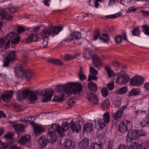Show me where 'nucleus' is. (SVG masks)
Here are the masks:
<instances>
[{
	"label": "nucleus",
	"mask_w": 149,
	"mask_h": 149,
	"mask_svg": "<svg viewBox=\"0 0 149 149\" xmlns=\"http://www.w3.org/2000/svg\"><path fill=\"white\" fill-rule=\"evenodd\" d=\"M58 92H61V96L55 95L52 101L61 102L63 101L65 96H70L72 93L79 94L82 90V86L78 83L68 82L65 84H59L56 86Z\"/></svg>",
	"instance_id": "f257e3e1"
},
{
	"label": "nucleus",
	"mask_w": 149,
	"mask_h": 149,
	"mask_svg": "<svg viewBox=\"0 0 149 149\" xmlns=\"http://www.w3.org/2000/svg\"><path fill=\"white\" fill-rule=\"evenodd\" d=\"M69 128V124L67 122L63 123L61 127L58 124H54L48 129L47 138L48 139H49L51 141L54 143L56 140L54 132H57L58 134H61L63 132L67 131Z\"/></svg>",
	"instance_id": "f03ea898"
},
{
	"label": "nucleus",
	"mask_w": 149,
	"mask_h": 149,
	"mask_svg": "<svg viewBox=\"0 0 149 149\" xmlns=\"http://www.w3.org/2000/svg\"><path fill=\"white\" fill-rule=\"evenodd\" d=\"M17 56L16 52L14 51H10L8 54L7 56L4 58L3 66L7 67L10 62L15 59Z\"/></svg>",
	"instance_id": "7ed1b4c3"
},
{
	"label": "nucleus",
	"mask_w": 149,
	"mask_h": 149,
	"mask_svg": "<svg viewBox=\"0 0 149 149\" xmlns=\"http://www.w3.org/2000/svg\"><path fill=\"white\" fill-rule=\"evenodd\" d=\"M144 81V79L143 77L139 75L135 76L131 79L130 84L132 86L139 87L142 84Z\"/></svg>",
	"instance_id": "20e7f679"
},
{
	"label": "nucleus",
	"mask_w": 149,
	"mask_h": 149,
	"mask_svg": "<svg viewBox=\"0 0 149 149\" xmlns=\"http://www.w3.org/2000/svg\"><path fill=\"white\" fill-rule=\"evenodd\" d=\"M43 92H45V93L42 94L43 99L42 100V102H45L50 101L54 94L53 90L45 89L41 91L40 94H42Z\"/></svg>",
	"instance_id": "39448f33"
},
{
	"label": "nucleus",
	"mask_w": 149,
	"mask_h": 149,
	"mask_svg": "<svg viewBox=\"0 0 149 149\" xmlns=\"http://www.w3.org/2000/svg\"><path fill=\"white\" fill-rule=\"evenodd\" d=\"M132 125V123L126 120H124L118 124L119 130L121 133H125L128 130L127 127Z\"/></svg>",
	"instance_id": "423d86ee"
},
{
	"label": "nucleus",
	"mask_w": 149,
	"mask_h": 149,
	"mask_svg": "<svg viewBox=\"0 0 149 149\" xmlns=\"http://www.w3.org/2000/svg\"><path fill=\"white\" fill-rule=\"evenodd\" d=\"M81 36L80 33L78 31H74L70 34V35L65 39L63 41L66 42H70L74 40L81 39Z\"/></svg>",
	"instance_id": "0eeeda50"
},
{
	"label": "nucleus",
	"mask_w": 149,
	"mask_h": 149,
	"mask_svg": "<svg viewBox=\"0 0 149 149\" xmlns=\"http://www.w3.org/2000/svg\"><path fill=\"white\" fill-rule=\"evenodd\" d=\"M138 136V130H129L127 136L126 140L128 142H131L136 139Z\"/></svg>",
	"instance_id": "6e6552de"
},
{
	"label": "nucleus",
	"mask_w": 149,
	"mask_h": 149,
	"mask_svg": "<svg viewBox=\"0 0 149 149\" xmlns=\"http://www.w3.org/2000/svg\"><path fill=\"white\" fill-rule=\"evenodd\" d=\"M130 77L127 75L122 74L118 76L116 79V82L121 85L126 84L129 81Z\"/></svg>",
	"instance_id": "1a4fd4ad"
},
{
	"label": "nucleus",
	"mask_w": 149,
	"mask_h": 149,
	"mask_svg": "<svg viewBox=\"0 0 149 149\" xmlns=\"http://www.w3.org/2000/svg\"><path fill=\"white\" fill-rule=\"evenodd\" d=\"M87 98L89 102L92 104H97L99 103L98 96L95 94L88 92L87 93Z\"/></svg>",
	"instance_id": "9d476101"
},
{
	"label": "nucleus",
	"mask_w": 149,
	"mask_h": 149,
	"mask_svg": "<svg viewBox=\"0 0 149 149\" xmlns=\"http://www.w3.org/2000/svg\"><path fill=\"white\" fill-rule=\"evenodd\" d=\"M9 37L13 39L11 42V43L13 45L17 44L20 41V38L16 33L12 32L10 33L8 35L6 36V39H7Z\"/></svg>",
	"instance_id": "9b49d317"
},
{
	"label": "nucleus",
	"mask_w": 149,
	"mask_h": 149,
	"mask_svg": "<svg viewBox=\"0 0 149 149\" xmlns=\"http://www.w3.org/2000/svg\"><path fill=\"white\" fill-rule=\"evenodd\" d=\"M63 145L66 149H74L76 146L75 143L71 140L66 139L63 143Z\"/></svg>",
	"instance_id": "f8f14e48"
},
{
	"label": "nucleus",
	"mask_w": 149,
	"mask_h": 149,
	"mask_svg": "<svg viewBox=\"0 0 149 149\" xmlns=\"http://www.w3.org/2000/svg\"><path fill=\"white\" fill-rule=\"evenodd\" d=\"M13 95V91L12 90L2 94L0 96V102L1 99L5 102H8Z\"/></svg>",
	"instance_id": "ddd939ff"
},
{
	"label": "nucleus",
	"mask_w": 149,
	"mask_h": 149,
	"mask_svg": "<svg viewBox=\"0 0 149 149\" xmlns=\"http://www.w3.org/2000/svg\"><path fill=\"white\" fill-rule=\"evenodd\" d=\"M45 139L44 137H41L38 140V144L40 146V148H44L46 147L48 142H49L48 140H50L51 142H53L51 141L50 139Z\"/></svg>",
	"instance_id": "4468645a"
},
{
	"label": "nucleus",
	"mask_w": 149,
	"mask_h": 149,
	"mask_svg": "<svg viewBox=\"0 0 149 149\" xmlns=\"http://www.w3.org/2000/svg\"><path fill=\"white\" fill-rule=\"evenodd\" d=\"M34 122H31V125L34 128V133L36 136H39L42 132L44 131L42 127L38 125H35Z\"/></svg>",
	"instance_id": "2eb2a0df"
},
{
	"label": "nucleus",
	"mask_w": 149,
	"mask_h": 149,
	"mask_svg": "<svg viewBox=\"0 0 149 149\" xmlns=\"http://www.w3.org/2000/svg\"><path fill=\"white\" fill-rule=\"evenodd\" d=\"M30 137L29 135H26L22 136L19 140V143L22 144L26 145V146L29 147L31 146V144L29 143L28 145L26 144L29 142Z\"/></svg>",
	"instance_id": "dca6fc26"
},
{
	"label": "nucleus",
	"mask_w": 149,
	"mask_h": 149,
	"mask_svg": "<svg viewBox=\"0 0 149 149\" xmlns=\"http://www.w3.org/2000/svg\"><path fill=\"white\" fill-rule=\"evenodd\" d=\"M93 62L94 66L96 68L100 67L102 66L101 61L98 57L96 54L93 55L92 57Z\"/></svg>",
	"instance_id": "f3484780"
},
{
	"label": "nucleus",
	"mask_w": 149,
	"mask_h": 149,
	"mask_svg": "<svg viewBox=\"0 0 149 149\" xmlns=\"http://www.w3.org/2000/svg\"><path fill=\"white\" fill-rule=\"evenodd\" d=\"M34 38H35V39L34 41L35 42L41 40L40 37L38 36V34H32L29 35L28 37L26 39V42L27 43H29L33 41V40Z\"/></svg>",
	"instance_id": "a211bd4d"
},
{
	"label": "nucleus",
	"mask_w": 149,
	"mask_h": 149,
	"mask_svg": "<svg viewBox=\"0 0 149 149\" xmlns=\"http://www.w3.org/2000/svg\"><path fill=\"white\" fill-rule=\"evenodd\" d=\"M89 143V139L85 138L80 141L79 143V146L80 148L83 149H87Z\"/></svg>",
	"instance_id": "6ab92c4d"
},
{
	"label": "nucleus",
	"mask_w": 149,
	"mask_h": 149,
	"mask_svg": "<svg viewBox=\"0 0 149 149\" xmlns=\"http://www.w3.org/2000/svg\"><path fill=\"white\" fill-rule=\"evenodd\" d=\"M22 77L27 81L34 77L33 73L30 71H24L22 73Z\"/></svg>",
	"instance_id": "aec40b11"
},
{
	"label": "nucleus",
	"mask_w": 149,
	"mask_h": 149,
	"mask_svg": "<svg viewBox=\"0 0 149 149\" xmlns=\"http://www.w3.org/2000/svg\"><path fill=\"white\" fill-rule=\"evenodd\" d=\"M71 129L73 132H78L79 130L81 129V126L79 123L76 124L72 121L70 123Z\"/></svg>",
	"instance_id": "412c9836"
},
{
	"label": "nucleus",
	"mask_w": 149,
	"mask_h": 149,
	"mask_svg": "<svg viewBox=\"0 0 149 149\" xmlns=\"http://www.w3.org/2000/svg\"><path fill=\"white\" fill-rule=\"evenodd\" d=\"M39 93L38 91H30L29 97V100L32 102L36 101L38 99L37 95Z\"/></svg>",
	"instance_id": "4be33fe9"
},
{
	"label": "nucleus",
	"mask_w": 149,
	"mask_h": 149,
	"mask_svg": "<svg viewBox=\"0 0 149 149\" xmlns=\"http://www.w3.org/2000/svg\"><path fill=\"white\" fill-rule=\"evenodd\" d=\"M93 125L91 123H86L83 127V132L90 133L91 132L93 129Z\"/></svg>",
	"instance_id": "5701e85b"
},
{
	"label": "nucleus",
	"mask_w": 149,
	"mask_h": 149,
	"mask_svg": "<svg viewBox=\"0 0 149 149\" xmlns=\"http://www.w3.org/2000/svg\"><path fill=\"white\" fill-rule=\"evenodd\" d=\"M52 27L51 34L52 36L54 37L58 34L63 29L62 26H51Z\"/></svg>",
	"instance_id": "b1692460"
},
{
	"label": "nucleus",
	"mask_w": 149,
	"mask_h": 149,
	"mask_svg": "<svg viewBox=\"0 0 149 149\" xmlns=\"http://www.w3.org/2000/svg\"><path fill=\"white\" fill-rule=\"evenodd\" d=\"M89 149H103V145L100 142L98 143L94 142L91 144Z\"/></svg>",
	"instance_id": "393cba45"
},
{
	"label": "nucleus",
	"mask_w": 149,
	"mask_h": 149,
	"mask_svg": "<svg viewBox=\"0 0 149 149\" xmlns=\"http://www.w3.org/2000/svg\"><path fill=\"white\" fill-rule=\"evenodd\" d=\"M140 123V125L142 127L149 126V115L145 117Z\"/></svg>",
	"instance_id": "a878e982"
},
{
	"label": "nucleus",
	"mask_w": 149,
	"mask_h": 149,
	"mask_svg": "<svg viewBox=\"0 0 149 149\" xmlns=\"http://www.w3.org/2000/svg\"><path fill=\"white\" fill-rule=\"evenodd\" d=\"M140 92V90L138 88H133L128 93L127 95L128 97L132 96H136Z\"/></svg>",
	"instance_id": "bb28decb"
},
{
	"label": "nucleus",
	"mask_w": 149,
	"mask_h": 149,
	"mask_svg": "<svg viewBox=\"0 0 149 149\" xmlns=\"http://www.w3.org/2000/svg\"><path fill=\"white\" fill-rule=\"evenodd\" d=\"M88 87L89 89L94 92H95L97 90V87L95 84L94 82H90L88 84Z\"/></svg>",
	"instance_id": "cd10ccee"
},
{
	"label": "nucleus",
	"mask_w": 149,
	"mask_h": 149,
	"mask_svg": "<svg viewBox=\"0 0 149 149\" xmlns=\"http://www.w3.org/2000/svg\"><path fill=\"white\" fill-rule=\"evenodd\" d=\"M99 126L101 129H103L106 123L109 122H107L104 118H100L97 120Z\"/></svg>",
	"instance_id": "c85d7f7f"
},
{
	"label": "nucleus",
	"mask_w": 149,
	"mask_h": 149,
	"mask_svg": "<svg viewBox=\"0 0 149 149\" xmlns=\"http://www.w3.org/2000/svg\"><path fill=\"white\" fill-rule=\"evenodd\" d=\"M13 126L15 131L17 132H22L24 128L23 125L22 124H15L13 125Z\"/></svg>",
	"instance_id": "c756f323"
},
{
	"label": "nucleus",
	"mask_w": 149,
	"mask_h": 149,
	"mask_svg": "<svg viewBox=\"0 0 149 149\" xmlns=\"http://www.w3.org/2000/svg\"><path fill=\"white\" fill-rule=\"evenodd\" d=\"M52 31V27L44 29L42 31L41 34V35L50 36Z\"/></svg>",
	"instance_id": "7c9ffc66"
},
{
	"label": "nucleus",
	"mask_w": 149,
	"mask_h": 149,
	"mask_svg": "<svg viewBox=\"0 0 149 149\" xmlns=\"http://www.w3.org/2000/svg\"><path fill=\"white\" fill-rule=\"evenodd\" d=\"M109 100L106 99L104 100L101 104V107L103 110L107 109L109 107Z\"/></svg>",
	"instance_id": "2f4dec72"
},
{
	"label": "nucleus",
	"mask_w": 149,
	"mask_h": 149,
	"mask_svg": "<svg viewBox=\"0 0 149 149\" xmlns=\"http://www.w3.org/2000/svg\"><path fill=\"white\" fill-rule=\"evenodd\" d=\"M128 149H141V146L137 143L132 142Z\"/></svg>",
	"instance_id": "473e14b6"
},
{
	"label": "nucleus",
	"mask_w": 149,
	"mask_h": 149,
	"mask_svg": "<svg viewBox=\"0 0 149 149\" xmlns=\"http://www.w3.org/2000/svg\"><path fill=\"white\" fill-rule=\"evenodd\" d=\"M128 91V88L126 86L123 87L116 91L117 94L122 95Z\"/></svg>",
	"instance_id": "72a5a7b5"
},
{
	"label": "nucleus",
	"mask_w": 149,
	"mask_h": 149,
	"mask_svg": "<svg viewBox=\"0 0 149 149\" xmlns=\"http://www.w3.org/2000/svg\"><path fill=\"white\" fill-rule=\"evenodd\" d=\"M132 33L133 36H139L140 34L139 28L138 27L134 28L132 31Z\"/></svg>",
	"instance_id": "f704fd0d"
},
{
	"label": "nucleus",
	"mask_w": 149,
	"mask_h": 149,
	"mask_svg": "<svg viewBox=\"0 0 149 149\" xmlns=\"http://www.w3.org/2000/svg\"><path fill=\"white\" fill-rule=\"evenodd\" d=\"M104 38L102 37H100V39L103 42H107L110 40V37L109 35L107 34H102Z\"/></svg>",
	"instance_id": "c9c22d12"
},
{
	"label": "nucleus",
	"mask_w": 149,
	"mask_h": 149,
	"mask_svg": "<svg viewBox=\"0 0 149 149\" xmlns=\"http://www.w3.org/2000/svg\"><path fill=\"white\" fill-rule=\"evenodd\" d=\"M142 31L147 35L149 36V26L146 24L142 27Z\"/></svg>",
	"instance_id": "e433bc0d"
},
{
	"label": "nucleus",
	"mask_w": 149,
	"mask_h": 149,
	"mask_svg": "<svg viewBox=\"0 0 149 149\" xmlns=\"http://www.w3.org/2000/svg\"><path fill=\"white\" fill-rule=\"evenodd\" d=\"M122 114L120 112V110H118L114 114L113 118L114 119L117 120L122 117Z\"/></svg>",
	"instance_id": "4c0bfd02"
},
{
	"label": "nucleus",
	"mask_w": 149,
	"mask_h": 149,
	"mask_svg": "<svg viewBox=\"0 0 149 149\" xmlns=\"http://www.w3.org/2000/svg\"><path fill=\"white\" fill-rule=\"evenodd\" d=\"M31 91L29 90L25 89L23 91L22 93V96L23 98H26L29 95H30V92Z\"/></svg>",
	"instance_id": "58836bf2"
},
{
	"label": "nucleus",
	"mask_w": 149,
	"mask_h": 149,
	"mask_svg": "<svg viewBox=\"0 0 149 149\" xmlns=\"http://www.w3.org/2000/svg\"><path fill=\"white\" fill-rule=\"evenodd\" d=\"M100 35L99 31L98 29H96L95 30L93 36V39L95 40H96Z\"/></svg>",
	"instance_id": "ea45409f"
},
{
	"label": "nucleus",
	"mask_w": 149,
	"mask_h": 149,
	"mask_svg": "<svg viewBox=\"0 0 149 149\" xmlns=\"http://www.w3.org/2000/svg\"><path fill=\"white\" fill-rule=\"evenodd\" d=\"M90 73L91 75H96L98 74L97 71L94 68L91 66L90 68Z\"/></svg>",
	"instance_id": "a19ab883"
},
{
	"label": "nucleus",
	"mask_w": 149,
	"mask_h": 149,
	"mask_svg": "<svg viewBox=\"0 0 149 149\" xmlns=\"http://www.w3.org/2000/svg\"><path fill=\"white\" fill-rule=\"evenodd\" d=\"M120 16V13H117L114 15H106L105 16V17L107 18L111 19L118 17Z\"/></svg>",
	"instance_id": "79ce46f5"
},
{
	"label": "nucleus",
	"mask_w": 149,
	"mask_h": 149,
	"mask_svg": "<svg viewBox=\"0 0 149 149\" xmlns=\"http://www.w3.org/2000/svg\"><path fill=\"white\" fill-rule=\"evenodd\" d=\"M86 51V52L85 53L83 54V56L85 59L86 58L87 60H88L90 58L91 53L88 49H87Z\"/></svg>",
	"instance_id": "37998d69"
},
{
	"label": "nucleus",
	"mask_w": 149,
	"mask_h": 149,
	"mask_svg": "<svg viewBox=\"0 0 149 149\" xmlns=\"http://www.w3.org/2000/svg\"><path fill=\"white\" fill-rule=\"evenodd\" d=\"M79 76L80 80L83 81L84 80L86 79V77L85 75L83 74L82 70H81L80 71L79 73Z\"/></svg>",
	"instance_id": "c03bdc74"
},
{
	"label": "nucleus",
	"mask_w": 149,
	"mask_h": 149,
	"mask_svg": "<svg viewBox=\"0 0 149 149\" xmlns=\"http://www.w3.org/2000/svg\"><path fill=\"white\" fill-rule=\"evenodd\" d=\"M101 93L102 96L104 97H106L108 95L109 92L107 89L105 88L102 90Z\"/></svg>",
	"instance_id": "a18cd8bd"
},
{
	"label": "nucleus",
	"mask_w": 149,
	"mask_h": 149,
	"mask_svg": "<svg viewBox=\"0 0 149 149\" xmlns=\"http://www.w3.org/2000/svg\"><path fill=\"white\" fill-rule=\"evenodd\" d=\"M6 15V12L5 10L1 11L0 12V19H5Z\"/></svg>",
	"instance_id": "49530a36"
},
{
	"label": "nucleus",
	"mask_w": 149,
	"mask_h": 149,
	"mask_svg": "<svg viewBox=\"0 0 149 149\" xmlns=\"http://www.w3.org/2000/svg\"><path fill=\"white\" fill-rule=\"evenodd\" d=\"M75 58V57L73 56H71L69 54L66 55L63 59L64 60L68 61L70 60H72Z\"/></svg>",
	"instance_id": "de8ad7c7"
},
{
	"label": "nucleus",
	"mask_w": 149,
	"mask_h": 149,
	"mask_svg": "<svg viewBox=\"0 0 149 149\" xmlns=\"http://www.w3.org/2000/svg\"><path fill=\"white\" fill-rule=\"evenodd\" d=\"M8 146V144L6 143L2 142L0 140V149H6Z\"/></svg>",
	"instance_id": "09e8293b"
},
{
	"label": "nucleus",
	"mask_w": 149,
	"mask_h": 149,
	"mask_svg": "<svg viewBox=\"0 0 149 149\" xmlns=\"http://www.w3.org/2000/svg\"><path fill=\"white\" fill-rule=\"evenodd\" d=\"M122 40V36L120 35H117L115 38V41L117 44H120Z\"/></svg>",
	"instance_id": "8fccbe9b"
},
{
	"label": "nucleus",
	"mask_w": 149,
	"mask_h": 149,
	"mask_svg": "<svg viewBox=\"0 0 149 149\" xmlns=\"http://www.w3.org/2000/svg\"><path fill=\"white\" fill-rule=\"evenodd\" d=\"M16 96L18 100L21 101L23 98L22 93L21 91H18L16 92Z\"/></svg>",
	"instance_id": "3c124183"
},
{
	"label": "nucleus",
	"mask_w": 149,
	"mask_h": 149,
	"mask_svg": "<svg viewBox=\"0 0 149 149\" xmlns=\"http://www.w3.org/2000/svg\"><path fill=\"white\" fill-rule=\"evenodd\" d=\"M42 39L43 40L42 44L44 46V47H47V46L48 40V37L47 36H46L45 37H42Z\"/></svg>",
	"instance_id": "603ef678"
},
{
	"label": "nucleus",
	"mask_w": 149,
	"mask_h": 149,
	"mask_svg": "<svg viewBox=\"0 0 149 149\" xmlns=\"http://www.w3.org/2000/svg\"><path fill=\"white\" fill-rule=\"evenodd\" d=\"M107 74L110 77H113V75L114 72L113 71L111 70L108 67L106 68Z\"/></svg>",
	"instance_id": "864d4df0"
},
{
	"label": "nucleus",
	"mask_w": 149,
	"mask_h": 149,
	"mask_svg": "<svg viewBox=\"0 0 149 149\" xmlns=\"http://www.w3.org/2000/svg\"><path fill=\"white\" fill-rule=\"evenodd\" d=\"M67 104L70 106L69 108H70L75 105V103L74 101L73 100L70 99L67 102Z\"/></svg>",
	"instance_id": "5fc2aeb1"
},
{
	"label": "nucleus",
	"mask_w": 149,
	"mask_h": 149,
	"mask_svg": "<svg viewBox=\"0 0 149 149\" xmlns=\"http://www.w3.org/2000/svg\"><path fill=\"white\" fill-rule=\"evenodd\" d=\"M53 63L54 64L60 66H61L63 65V63L61 61L57 59H54V61H53Z\"/></svg>",
	"instance_id": "6e6d98bb"
},
{
	"label": "nucleus",
	"mask_w": 149,
	"mask_h": 149,
	"mask_svg": "<svg viewBox=\"0 0 149 149\" xmlns=\"http://www.w3.org/2000/svg\"><path fill=\"white\" fill-rule=\"evenodd\" d=\"M113 141L112 139H110L108 143V149H112L113 146Z\"/></svg>",
	"instance_id": "4d7b16f0"
},
{
	"label": "nucleus",
	"mask_w": 149,
	"mask_h": 149,
	"mask_svg": "<svg viewBox=\"0 0 149 149\" xmlns=\"http://www.w3.org/2000/svg\"><path fill=\"white\" fill-rule=\"evenodd\" d=\"M146 135V133L145 131L142 129H140L139 131L138 130V136H145Z\"/></svg>",
	"instance_id": "13d9d810"
},
{
	"label": "nucleus",
	"mask_w": 149,
	"mask_h": 149,
	"mask_svg": "<svg viewBox=\"0 0 149 149\" xmlns=\"http://www.w3.org/2000/svg\"><path fill=\"white\" fill-rule=\"evenodd\" d=\"M13 136V133L11 132V133H7L5 136V137L7 139H10V140H11Z\"/></svg>",
	"instance_id": "bf43d9fd"
},
{
	"label": "nucleus",
	"mask_w": 149,
	"mask_h": 149,
	"mask_svg": "<svg viewBox=\"0 0 149 149\" xmlns=\"http://www.w3.org/2000/svg\"><path fill=\"white\" fill-rule=\"evenodd\" d=\"M104 116L102 118H104L107 122L109 121V115L108 112L105 113L104 114Z\"/></svg>",
	"instance_id": "052dcab7"
},
{
	"label": "nucleus",
	"mask_w": 149,
	"mask_h": 149,
	"mask_svg": "<svg viewBox=\"0 0 149 149\" xmlns=\"http://www.w3.org/2000/svg\"><path fill=\"white\" fill-rule=\"evenodd\" d=\"M107 86L109 90H111L113 89L114 87L113 82H111L108 84H107Z\"/></svg>",
	"instance_id": "680f3d73"
},
{
	"label": "nucleus",
	"mask_w": 149,
	"mask_h": 149,
	"mask_svg": "<svg viewBox=\"0 0 149 149\" xmlns=\"http://www.w3.org/2000/svg\"><path fill=\"white\" fill-rule=\"evenodd\" d=\"M25 31V29L22 27L20 26L17 29V31L18 33H21Z\"/></svg>",
	"instance_id": "e2e57ef3"
},
{
	"label": "nucleus",
	"mask_w": 149,
	"mask_h": 149,
	"mask_svg": "<svg viewBox=\"0 0 149 149\" xmlns=\"http://www.w3.org/2000/svg\"><path fill=\"white\" fill-rule=\"evenodd\" d=\"M5 43L3 38H1L0 39V47L1 48L4 47Z\"/></svg>",
	"instance_id": "0e129e2a"
},
{
	"label": "nucleus",
	"mask_w": 149,
	"mask_h": 149,
	"mask_svg": "<svg viewBox=\"0 0 149 149\" xmlns=\"http://www.w3.org/2000/svg\"><path fill=\"white\" fill-rule=\"evenodd\" d=\"M17 8L13 6L10 7L9 9V11L11 13H14L17 12Z\"/></svg>",
	"instance_id": "69168bd1"
},
{
	"label": "nucleus",
	"mask_w": 149,
	"mask_h": 149,
	"mask_svg": "<svg viewBox=\"0 0 149 149\" xmlns=\"http://www.w3.org/2000/svg\"><path fill=\"white\" fill-rule=\"evenodd\" d=\"M137 10V8H134V6H132L130 7L128 9V12H134Z\"/></svg>",
	"instance_id": "338daca9"
},
{
	"label": "nucleus",
	"mask_w": 149,
	"mask_h": 149,
	"mask_svg": "<svg viewBox=\"0 0 149 149\" xmlns=\"http://www.w3.org/2000/svg\"><path fill=\"white\" fill-rule=\"evenodd\" d=\"M129 147L125 144L120 145L119 149H128Z\"/></svg>",
	"instance_id": "774afa93"
}]
</instances>
